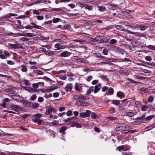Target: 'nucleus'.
I'll list each match as a JSON object with an SVG mask.
<instances>
[{"label":"nucleus","mask_w":155,"mask_h":155,"mask_svg":"<svg viewBox=\"0 0 155 155\" xmlns=\"http://www.w3.org/2000/svg\"><path fill=\"white\" fill-rule=\"evenodd\" d=\"M127 125L120 126L116 127L115 128V130L116 131H122L128 130Z\"/></svg>","instance_id":"nucleus-1"},{"label":"nucleus","mask_w":155,"mask_h":155,"mask_svg":"<svg viewBox=\"0 0 155 155\" xmlns=\"http://www.w3.org/2000/svg\"><path fill=\"white\" fill-rule=\"evenodd\" d=\"M128 32L130 34H133L134 35L136 36H138L139 38L142 37L147 39V36L145 35L142 34V33L139 32H134L131 31H128Z\"/></svg>","instance_id":"nucleus-2"},{"label":"nucleus","mask_w":155,"mask_h":155,"mask_svg":"<svg viewBox=\"0 0 155 155\" xmlns=\"http://www.w3.org/2000/svg\"><path fill=\"white\" fill-rule=\"evenodd\" d=\"M96 0H83L82 2L86 3H90L91 4L95 5L97 3H99L98 1H96Z\"/></svg>","instance_id":"nucleus-3"},{"label":"nucleus","mask_w":155,"mask_h":155,"mask_svg":"<svg viewBox=\"0 0 155 155\" xmlns=\"http://www.w3.org/2000/svg\"><path fill=\"white\" fill-rule=\"evenodd\" d=\"M71 54V53L66 51L61 53L60 55L61 57H68Z\"/></svg>","instance_id":"nucleus-4"},{"label":"nucleus","mask_w":155,"mask_h":155,"mask_svg":"<svg viewBox=\"0 0 155 155\" xmlns=\"http://www.w3.org/2000/svg\"><path fill=\"white\" fill-rule=\"evenodd\" d=\"M75 104L78 106H87L88 105L87 103L84 102L82 101H78L75 102Z\"/></svg>","instance_id":"nucleus-5"},{"label":"nucleus","mask_w":155,"mask_h":155,"mask_svg":"<svg viewBox=\"0 0 155 155\" xmlns=\"http://www.w3.org/2000/svg\"><path fill=\"white\" fill-rule=\"evenodd\" d=\"M74 98L76 100H86L87 99V98L84 97L82 95H75L74 96Z\"/></svg>","instance_id":"nucleus-6"},{"label":"nucleus","mask_w":155,"mask_h":155,"mask_svg":"<svg viewBox=\"0 0 155 155\" xmlns=\"http://www.w3.org/2000/svg\"><path fill=\"white\" fill-rule=\"evenodd\" d=\"M54 110V108L51 107H48L46 109V111L45 114L47 115H48L51 114Z\"/></svg>","instance_id":"nucleus-7"},{"label":"nucleus","mask_w":155,"mask_h":155,"mask_svg":"<svg viewBox=\"0 0 155 155\" xmlns=\"http://www.w3.org/2000/svg\"><path fill=\"white\" fill-rule=\"evenodd\" d=\"M20 46V45H18V44H16L9 43L8 44V47L10 48L17 49L19 48L20 47L19 46Z\"/></svg>","instance_id":"nucleus-8"},{"label":"nucleus","mask_w":155,"mask_h":155,"mask_svg":"<svg viewBox=\"0 0 155 155\" xmlns=\"http://www.w3.org/2000/svg\"><path fill=\"white\" fill-rule=\"evenodd\" d=\"M147 113H145L143 114L142 116L140 117H137L136 119L137 120H142L146 121Z\"/></svg>","instance_id":"nucleus-9"},{"label":"nucleus","mask_w":155,"mask_h":155,"mask_svg":"<svg viewBox=\"0 0 155 155\" xmlns=\"http://www.w3.org/2000/svg\"><path fill=\"white\" fill-rule=\"evenodd\" d=\"M73 87V86L72 84L69 83L67 84L65 89L67 91H71Z\"/></svg>","instance_id":"nucleus-10"},{"label":"nucleus","mask_w":155,"mask_h":155,"mask_svg":"<svg viewBox=\"0 0 155 155\" xmlns=\"http://www.w3.org/2000/svg\"><path fill=\"white\" fill-rule=\"evenodd\" d=\"M101 85L100 84H98L94 87V92L96 93L100 89L101 87Z\"/></svg>","instance_id":"nucleus-11"},{"label":"nucleus","mask_w":155,"mask_h":155,"mask_svg":"<svg viewBox=\"0 0 155 155\" xmlns=\"http://www.w3.org/2000/svg\"><path fill=\"white\" fill-rule=\"evenodd\" d=\"M101 36H97L94 39V42H102V43L104 42V41H103L102 39L101 38Z\"/></svg>","instance_id":"nucleus-12"},{"label":"nucleus","mask_w":155,"mask_h":155,"mask_svg":"<svg viewBox=\"0 0 155 155\" xmlns=\"http://www.w3.org/2000/svg\"><path fill=\"white\" fill-rule=\"evenodd\" d=\"M23 88L26 90L28 91L30 93L36 92V90L31 87H23Z\"/></svg>","instance_id":"nucleus-13"},{"label":"nucleus","mask_w":155,"mask_h":155,"mask_svg":"<svg viewBox=\"0 0 155 155\" xmlns=\"http://www.w3.org/2000/svg\"><path fill=\"white\" fill-rule=\"evenodd\" d=\"M54 47L56 50H60L63 49L62 46L61 45L60 43H57L54 45Z\"/></svg>","instance_id":"nucleus-14"},{"label":"nucleus","mask_w":155,"mask_h":155,"mask_svg":"<svg viewBox=\"0 0 155 155\" xmlns=\"http://www.w3.org/2000/svg\"><path fill=\"white\" fill-rule=\"evenodd\" d=\"M115 27L116 29H118L120 31H123L125 30L124 29V27L120 25H116L115 26ZM125 31H128V30H125Z\"/></svg>","instance_id":"nucleus-15"},{"label":"nucleus","mask_w":155,"mask_h":155,"mask_svg":"<svg viewBox=\"0 0 155 155\" xmlns=\"http://www.w3.org/2000/svg\"><path fill=\"white\" fill-rule=\"evenodd\" d=\"M19 107L17 105H14L11 107V110L15 111H17L19 108Z\"/></svg>","instance_id":"nucleus-16"},{"label":"nucleus","mask_w":155,"mask_h":155,"mask_svg":"<svg viewBox=\"0 0 155 155\" xmlns=\"http://www.w3.org/2000/svg\"><path fill=\"white\" fill-rule=\"evenodd\" d=\"M116 49L117 52H119L120 53L123 54L124 52V50L121 48H120L118 47H116Z\"/></svg>","instance_id":"nucleus-17"},{"label":"nucleus","mask_w":155,"mask_h":155,"mask_svg":"<svg viewBox=\"0 0 155 155\" xmlns=\"http://www.w3.org/2000/svg\"><path fill=\"white\" fill-rule=\"evenodd\" d=\"M5 91L8 94H12L14 93V90L11 88L6 89Z\"/></svg>","instance_id":"nucleus-18"},{"label":"nucleus","mask_w":155,"mask_h":155,"mask_svg":"<svg viewBox=\"0 0 155 155\" xmlns=\"http://www.w3.org/2000/svg\"><path fill=\"white\" fill-rule=\"evenodd\" d=\"M131 44L134 47H137L139 45V43L138 41H132Z\"/></svg>","instance_id":"nucleus-19"},{"label":"nucleus","mask_w":155,"mask_h":155,"mask_svg":"<svg viewBox=\"0 0 155 155\" xmlns=\"http://www.w3.org/2000/svg\"><path fill=\"white\" fill-rule=\"evenodd\" d=\"M85 9H87L89 11L92 10L93 9V7L92 5H86L84 7Z\"/></svg>","instance_id":"nucleus-20"},{"label":"nucleus","mask_w":155,"mask_h":155,"mask_svg":"<svg viewBox=\"0 0 155 155\" xmlns=\"http://www.w3.org/2000/svg\"><path fill=\"white\" fill-rule=\"evenodd\" d=\"M155 117V116L154 115H152L148 116L146 117V121H150L151 120Z\"/></svg>","instance_id":"nucleus-21"},{"label":"nucleus","mask_w":155,"mask_h":155,"mask_svg":"<svg viewBox=\"0 0 155 155\" xmlns=\"http://www.w3.org/2000/svg\"><path fill=\"white\" fill-rule=\"evenodd\" d=\"M139 28L141 31H143L146 30L148 28V26L146 25H140Z\"/></svg>","instance_id":"nucleus-22"},{"label":"nucleus","mask_w":155,"mask_h":155,"mask_svg":"<svg viewBox=\"0 0 155 155\" xmlns=\"http://www.w3.org/2000/svg\"><path fill=\"white\" fill-rule=\"evenodd\" d=\"M112 103L116 105H119L120 102L118 100H115L112 101Z\"/></svg>","instance_id":"nucleus-23"},{"label":"nucleus","mask_w":155,"mask_h":155,"mask_svg":"<svg viewBox=\"0 0 155 155\" xmlns=\"http://www.w3.org/2000/svg\"><path fill=\"white\" fill-rule=\"evenodd\" d=\"M97 7L98 8V10L100 12H103L106 9V8L104 6H98Z\"/></svg>","instance_id":"nucleus-24"},{"label":"nucleus","mask_w":155,"mask_h":155,"mask_svg":"<svg viewBox=\"0 0 155 155\" xmlns=\"http://www.w3.org/2000/svg\"><path fill=\"white\" fill-rule=\"evenodd\" d=\"M148 108V107L147 105H143L142 106L141 110L142 111H146L147 110Z\"/></svg>","instance_id":"nucleus-25"},{"label":"nucleus","mask_w":155,"mask_h":155,"mask_svg":"<svg viewBox=\"0 0 155 155\" xmlns=\"http://www.w3.org/2000/svg\"><path fill=\"white\" fill-rule=\"evenodd\" d=\"M91 117L93 119H96L98 117L97 114L94 112H92V113H91Z\"/></svg>","instance_id":"nucleus-26"},{"label":"nucleus","mask_w":155,"mask_h":155,"mask_svg":"<svg viewBox=\"0 0 155 155\" xmlns=\"http://www.w3.org/2000/svg\"><path fill=\"white\" fill-rule=\"evenodd\" d=\"M20 67L22 68L21 69V70L22 72H26L27 71L28 69L26 68L25 67V65H21L20 66Z\"/></svg>","instance_id":"nucleus-27"},{"label":"nucleus","mask_w":155,"mask_h":155,"mask_svg":"<svg viewBox=\"0 0 155 155\" xmlns=\"http://www.w3.org/2000/svg\"><path fill=\"white\" fill-rule=\"evenodd\" d=\"M117 41L114 39L111 40L109 42V43L110 45H113L117 42Z\"/></svg>","instance_id":"nucleus-28"},{"label":"nucleus","mask_w":155,"mask_h":155,"mask_svg":"<svg viewBox=\"0 0 155 155\" xmlns=\"http://www.w3.org/2000/svg\"><path fill=\"white\" fill-rule=\"evenodd\" d=\"M85 113V116L86 117H90V114H91V112L89 110H87Z\"/></svg>","instance_id":"nucleus-29"},{"label":"nucleus","mask_w":155,"mask_h":155,"mask_svg":"<svg viewBox=\"0 0 155 155\" xmlns=\"http://www.w3.org/2000/svg\"><path fill=\"white\" fill-rule=\"evenodd\" d=\"M39 1L38 2H39L41 3H46V2H48V3H50L51 2L49 0H39Z\"/></svg>","instance_id":"nucleus-30"},{"label":"nucleus","mask_w":155,"mask_h":155,"mask_svg":"<svg viewBox=\"0 0 155 155\" xmlns=\"http://www.w3.org/2000/svg\"><path fill=\"white\" fill-rule=\"evenodd\" d=\"M35 73L37 75H42L43 74V72L42 71L40 70L36 71Z\"/></svg>","instance_id":"nucleus-31"},{"label":"nucleus","mask_w":155,"mask_h":155,"mask_svg":"<svg viewBox=\"0 0 155 155\" xmlns=\"http://www.w3.org/2000/svg\"><path fill=\"white\" fill-rule=\"evenodd\" d=\"M154 97L153 96H150L148 99V100L149 102H152L153 101Z\"/></svg>","instance_id":"nucleus-32"},{"label":"nucleus","mask_w":155,"mask_h":155,"mask_svg":"<svg viewBox=\"0 0 155 155\" xmlns=\"http://www.w3.org/2000/svg\"><path fill=\"white\" fill-rule=\"evenodd\" d=\"M118 61L119 60L118 59H116L115 58H109V60L110 62V64H111V65L113 64L111 63L113 62H115L116 61Z\"/></svg>","instance_id":"nucleus-33"},{"label":"nucleus","mask_w":155,"mask_h":155,"mask_svg":"<svg viewBox=\"0 0 155 155\" xmlns=\"http://www.w3.org/2000/svg\"><path fill=\"white\" fill-rule=\"evenodd\" d=\"M20 39V40H21L23 42L28 41L29 40V39L28 38H25V37L21 38Z\"/></svg>","instance_id":"nucleus-34"},{"label":"nucleus","mask_w":155,"mask_h":155,"mask_svg":"<svg viewBox=\"0 0 155 155\" xmlns=\"http://www.w3.org/2000/svg\"><path fill=\"white\" fill-rule=\"evenodd\" d=\"M67 129V128L64 127H63L60 128V130L59 131V132L60 133H61L63 131L66 130Z\"/></svg>","instance_id":"nucleus-35"},{"label":"nucleus","mask_w":155,"mask_h":155,"mask_svg":"<svg viewBox=\"0 0 155 155\" xmlns=\"http://www.w3.org/2000/svg\"><path fill=\"white\" fill-rule=\"evenodd\" d=\"M60 20V19L58 18H56L52 20V21L54 23H56L58 22Z\"/></svg>","instance_id":"nucleus-36"},{"label":"nucleus","mask_w":155,"mask_h":155,"mask_svg":"<svg viewBox=\"0 0 155 155\" xmlns=\"http://www.w3.org/2000/svg\"><path fill=\"white\" fill-rule=\"evenodd\" d=\"M25 34L27 35V36L29 37H33L34 36L35 34L33 33H26Z\"/></svg>","instance_id":"nucleus-37"},{"label":"nucleus","mask_w":155,"mask_h":155,"mask_svg":"<svg viewBox=\"0 0 155 155\" xmlns=\"http://www.w3.org/2000/svg\"><path fill=\"white\" fill-rule=\"evenodd\" d=\"M52 11H56L58 12H62L63 11V9L62 8H53L52 9Z\"/></svg>","instance_id":"nucleus-38"},{"label":"nucleus","mask_w":155,"mask_h":155,"mask_svg":"<svg viewBox=\"0 0 155 155\" xmlns=\"http://www.w3.org/2000/svg\"><path fill=\"white\" fill-rule=\"evenodd\" d=\"M146 47L149 49H150L153 50H155V46H154L150 45L148 46H147Z\"/></svg>","instance_id":"nucleus-39"},{"label":"nucleus","mask_w":155,"mask_h":155,"mask_svg":"<svg viewBox=\"0 0 155 155\" xmlns=\"http://www.w3.org/2000/svg\"><path fill=\"white\" fill-rule=\"evenodd\" d=\"M76 5H79L81 8H82L86 5H84L81 2H78L77 3Z\"/></svg>","instance_id":"nucleus-40"},{"label":"nucleus","mask_w":155,"mask_h":155,"mask_svg":"<svg viewBox=\"0 0 155 155\" xmlns=\"http://www.w3.org/2000/svg\"><path fill=\"white\" fill-rule=\"evenodd\" d=\"M39 104L38 103H34L32 104V106L34 108H37L39 106Z\"/></svg>","instance_id":"nucleus-41"},{"label":"nucleus","mask_w":155,"mask_h":155,"mask_svg":"<svg viewBox=\"0 0 155 155\" xmlns=\"http://www.w3.org/2000/svg\"><path fill=\"white\" fill-rule=\"evenodd\" d=\"M58 88V87L57 86H54L53 87H52L51 88L48 90V92L52 91L56 89L57 88Z\"/></svg>","instance_id":"nucleus-42"},{"label":"nucleus","mask_w":155,"mask_h":155,"mask_svg":"<svg viewBox=\"0 0 155 155\" xmlns=\"http://www.w3.org/2000/svg\"><path fill=\"white\" fill-rule=\"evenodd\" d=\"M37 98V96L35 94H33L31 97L30 100L31 101H34Z\"/></svg>","instance_id":"nucleus-43"},{"label":"nucleus","mask_w":155,"mask_h":155,"mask_svg":"<svg viewBox=\"0 0 155 155\" xmlns=\"http://www.w3.org/2000/svg\"><path fill=\"white\" fill-rule=\"evenodd\" d=\"M114 90L112 88H110L109 89L108 94L110 95H112L113 94Z\"/></svg>","instance_id":"nucleus-44"},{"label":"nucleus","mask_w":155,"mask_h":155,"mask_svg":"<svg viewBox=\"0 0 155 155\" xmlns=\"http://www.w3.org/2000/svg\"><path fill=\"white\" fill-rule=\"evenodd\" d=\"M109 112L110 113H114L115 112V110L114 108L111 107L110 108Z\"/></svg>","instance_id":"nucleus-45"},{"label":"nucleus","mask_w":155,"mask_h":155,"mask_svg":"<svg viewBox=\"0 0 155 155\" xmlns=\"http://www.w3.org/2000/svg\"><path fill=\"white\" fill-rule=\"evenodd\" d=\"M135 104L137 107H139L141 105L140 102L139 101H136L135 102Z\"/></svg>","instance_id":"nucleus-46"},{"label":"nucleus","mask_w":155,"mask_h":155,"mask_svg":"<svg viewBox=\"0 0 155 155\" xmlns=\"http://www.w3.org/2000/svg\"><path fill=\"white\" fill-rule=\"evenodd\" d=\"M32 87L34 89H37L38 87V83H34L32 85Z\"/></svg>","instance_id":"nucleus-47"},{"label":"nucleus","mask_w":155,"mask_h":155,"mask_svg":"<svg viewBox=\"0 0 155 155\" xmlns=\"http://www.w3.org/2000/svg\"><path fill=\"white\" fill-rule=\"evenodd\" d=\"M126 115L127 116L130 117H133L134 115V114L132 112L127 113H126Z\"/></svg>","instance_id":"nucleus-48"},{"label":"nucleus","mask_w":155,"mask_h":155,"mask_svg":"<svg viewBox=\"0 0 155 155\" xmlns=\"http://www.w3.org/2000/svg\"><path fill=\"white\" fill-rule=\"evenodd\" d=\"M24 84L26 86H28L30 85L29 81L27 80H25L24 81Z\"/></svg>","instance_id":"nucleus-49"},{"label":"nucleus","mask_w":155,"mask_h":155,"mask_svg":"<svg viewBox=\"0 0 155 155\" xmlns=\"http://www.w3.org/2000/svg\"><path fill=\"white\" fill-rule=\"evenodd\" d=\"M44 79L46 81H48L49 82H51L52 81L51 79L46 76H45L44 77Z\"/></svg>","instance_id":"nucleus-50"},{"label":"nucleus","mask_w":155,"mask_h":155,"mask_svg":"<svg viewBox=\"0 0 155 155\" xmlns=\"http://www.w3.org/2000/svg\"><path fill=\"white\" fill-rule=\"evenodd\" d=\"M85 113L83 112L81 113H80L79 114L80 117L81 118H84L85 117Z\"/></svg>","instance_id":"nucleus-51"},{"label":"nucleus","mask_w":155,"mask_h":155,"mask_svg":"<svg viewBox=\"0 0 155 155\" xmlns=\"http://www.w3.org/2000/svg\"><path fill=\"white\" fill-rule=\"evenodd\" d=\"M101 64L102 65H104L106 64H108L109 65H111V64H110V62L109 61H108L107 62H101Z\"/></svg>","instance_id":"nucleus-52"},{"label":"nucleus","mask_w":155,"mask_h":155,"mask_svg":"<svg viewBox=\"0 0 155 155\" xmlns=\"http://www.w3.org/2000/svg\"><path fill=\"white\" fill-rule=\"evenodd\" d=\"M146 64L148 65L151 66L153 67H155V63L154 62L148 63L147 62Z\"/></svg>","instance_id":"nucleus-53"},{"label":"nucleus","mask_w":155,"mask_h":155,"mask_svg":"<svg viewBox=\"0 0 155 155\" xmlns=\"http://www.w3.org/2000/svg\"><path fill=\"white\" fill-rule=\"evenodd\" d=\"M145 59L146 60L151 61L152 60V58L150 56H147L145 57Z\"/></svg>","instance_id":"nucleus-54"},{"label":"nucleus","mask_w":155,"mask_h":155,"mask_svg":"<svg viewBox=\"0 0 155 155\" xmlns=\"http://www.w3.org/2000/svg\"><path fill=\"white\" fill-rule=\"evenodd\" d=\"M59 36L61 37V38L64 39H65L66 38V35L63 34H60Z\"/></svg>","instance_id":"nucleus-55"},{"label":"nucleus","mask_w":155,"mask_h":155,"mask_svg":"<svg viewBox=\"0 0 155 155\" xmlns=\"http://www.w3.org/2000/svg\"><path fill=\"white\" fill-rule=\"evenodd\" d=\"M108 52V50L106 49H104L103 50V53L104 55H107V54Z\"/></svg>","instance_id":"nucleus-56"},{"label":"nucleus","mask_w":155,"mask_h":155,"mask_svg":"<svg viewBox=\"0 0 155 155\" xmlns=\"http://www.w3.org/2000/svg\"><path fill=\"white\" fill-rule=\"evenodd\" d=\"M59 93L58 92H56L53 93V97H55V98L57 97H58L59 96Z\"/></svg>","instance_id":"nucleus-57"},{"label":"nucleus","mask_w":155,"mask_h":155,"mask_svg":"<svg viewBox=\"0 0 155 155\" xmlns=\"http://www.w3.org/2000/svg\"><path fill=\"white\" fill-rule=\"evenodd\" d=\"M18 96H19V95H16L15 94L12 95L11 96V97L12 99H13V100H16L17 99L16 97Z\"/></svg>","instance_id":"nucleus-58"},{"label":"nucleus","mask_w":155,"mask_h":155,"mask_svg":"<svg viewBox=\"0 0 155 155\" xmlns=\"http://www.w3.org/2000/svg\"><path fill=\"white\" fill-rule=\"evenodd\" d=\"M123 95L124 94L121 92H118L117 93V96L119 97H122Z\"/></svg>","instance_id":"nucleus-59"},{"label":"nucleus","mask_w":155,"mask_h":155,"mask_svg":"<svg viewBox=\"0 0 155 155\" xmlns=\"http://www.w3.org/2000/svg\"><path fill=\"white\" fill-rule=\"evenodd\" d=\"M75 89L76 91H78L81 92V91L79 87V86L78 84H76L75 87Z\"/></svg>","instance_id":"nucleus-60"},{"label":"nucleus","mask_w":155,"mask_h":155,"mask_svg":"<svg viewBox=\"0 0 155 155\" xmlns=\"http://www.w3.org/2000/svg\"><path fill=\"white\" fill-rule=\"evenodd\" d=\"M70 27V26L68 25H64L63 28L65 29H68Z\"/></svg>","instance_id":"nucleus-61"},{"label":"nucleus","mask_w":155,"mask_h":155,"mask_svg":"<svg viewBox=\"0 0 155 155\" xmlns=\"http://www.w3.org/2000/svg\"><path fill=\"white\" fill-rule=\"evenodd\" d=\"M37 18L38 20H42L44 18V17L43 16H37Z\"/></svg>","instance_id":"nucleus-62"},{"label":"nucleus","mask_w":155,"mask_h":155,"mask_svg":"<svg viewBox=\"0 0 155 155\" xmlns=\"http://www.w3.org/2000/svg\"><path fill=\"white\" fill-rule=\"evenodd\" d=\"M47 53L48 54H54L55 52L54 51H47Z\"/></svg>","instance_id":"nucleus-63"},{"label":"nucleus","mask_w":155,"mask_h":155,"mask_svg":"<svg viewBox=\"0 0 155 155\" xmlns=\"http://www.w3.org/2000/svg\"><path fill=\"white\" fill-rule=\"evenodd\" d=\"M124 148V146H119L117 148V149L119 150L120 151L121 150L123 149Z\"/></svg>","instance_id":"nucleus-64"}]
</instances>
